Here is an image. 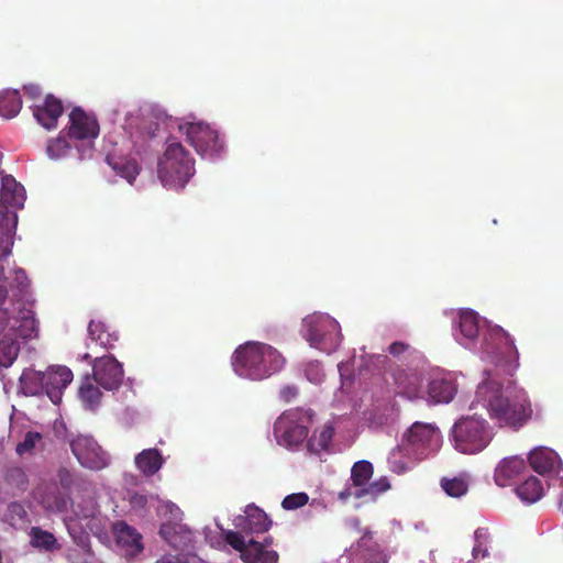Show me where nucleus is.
Listing matches in <instances>:
<instances>
[{
  "mask_svg": "<svg viewBox=\"0 0 563 563\" xmlns=\"http://www.w3.org/2000/svg\"><path fill=\"white\" fill-rule=\"evenodd\" d=\"M487 378L478 386L477 397L487 402L489 416L499 427L518 430L523 427L532 416L531 402L523 389L515 388L508 395L503 394V386L495 380L488 371L484 372ZM511 385V382H509Z\"/></svg>",
  "mask_w": 563,
  "mask_h": 563,
  "instance_id": "f257e3e1",
  "label": "nucleus"
},
{
  "mask_svg": "<svg viewBox=\"0 0 563 563\" xmlns=\"http://www.w3.org/2000/svg\"><path fill=\"white\" fill-rule=\"evenodd\" d=\"M232 365L239 376L261 380L279 372L285 358L272 345L251 341L235 350Z\"/></svg>",
  "mask_w": 563,
  "mask_h": 563,
  "instance_id": "f03ea898",
  "label": "nucleus"
},
{
  "mask_svg": "<svg viewBox=\"0 0 563 563\" xmlns=\"http://www.w3.org/2000/svg\"><path fill=\"white\" fill-rule=\"evenodd\" d=\"M157 174L164 187L181 189L195 174V159L179 142H169L158 158Z\"/></svg>",
  "mask_w": 563,
  "mask_h": 563,
  "instance_id": "7ed1b4c3",
  "label": "nucleus"
},
{
  "mask_svg": "<svg viewBox=\"0 0 563 563\" xmlns=\"http://www.w3.org/2000/svg\"><path fill=\"white\" fill-rule=\"evenodd\" d=\"M493 433L488 422L476 416L459 419L452 428L454 448L464 454H476L492 441Z\"/></svg>",
  "mask_w": 563,
  "mask_h": 563,
  "instance_id": "20e7f679",
  "label": "nucleus"
},
{
  "mask_svg": "<svg viewBox=\"0 0 563 563\" xmlns=\"http://www.w3.org/2000/svg\"><path fill=\"white\" fill-rule=\"evenodd\" d=\"M482 354L492 363L503 365L507 373L518 367L519 352L510 334L499 325L488 327L483 335Z\"/></svg>",
  "mask_w": 563,
  "mask_h": 563,
  "instance_id": "39448f33",
  "label": "nucleus"
},
{
  "mask_svg": "<svg viewBox=\"0 0 563 563\" xmlns=\"http://www.w3.org/2000/svg\"><path fill=\"white\" fill-rule=\"evenodd\" d=\"M440 438L434 424L417 421L404 434L397 451L409 459L422 460L439 448Z\"/></svg>",
  "mask_w": 563,
  "mask_h": 563,
  "instance_id": "423d86ee",
  "label": "nucleus"
},
{
  "mask_svg": "<svg viewBox=\"0 0 563 563\" xmlns=\"http://www.w3.org/2000/svg\"><path fill=\"white\" fill-rule=\"evenodd\" d=\"M302 331L312 347L327 354L336 351L342 340L339 323L329 316L312 314L305 318Z\"/></svg>",
  "mask_w": 563,
  "mask_h": 563,
  "instance_id": "0eeeda50",
  "label": "nucleus"
},
{
  "mask_svg": "<svg viewBox=\"0 0 563 563\" xmlns=\"http://www.w3.org/2000/svg\"><path fill=\"white\" fill-rule=\"evenodd\" d=\"M309 417L299 409L285 411L274 424L279 444L287 448L300 445L308 437Z\"/></svg>",
  "mask_w": 563,
  "mask_h": 563,
  "instance_id": "6e6552de",
  "label": "nucleus"
},
{
  "mask_svg": "<svg viewBox=\"0 0 563 563\" xmlns=\"http://www.w3.org/2000/svg\"><path fill=\"white\" fill-rule=\"evenodd\" d=\"M180 131L185 132L187 141L203 157L218 156L223 151V142L220 140L218 132L211 129L209 124L190 122L180 125Z\"/></svg>",
  "mask_w": 563,
  "mask_h": 563,
  "instance_id": "1a4fd4ad",
  "label": "nucleus"
},
{
  "mask_svg": "<svg viewBox=\"0 0 563 563\" xmlns=\"http://www.w3.org/2000/svg\"><path fill=\"white\" fill-rule=\"evenodd\" d=\"M84 361L91 362L95 382L106 390L118 389L124 377L122 364L112 355L97 356L92 360L89 353L82 355Z\"/></svg>",
  "mask_w": 563,
  "mask_h": 563,
  "instance_id": "9d476101",
  "label": "nucleus"
},
{
  "mask_svg": "<svg viewBox=\"0 0 563 563\" xmlns=\"http://www.w3.org/2000/svg\"><path fill=\"white\" fill-rule=\"evenodd\" d=\"M225 542L235 551L245 563H278L279 555L274 550H265V544L251 539L247 543L238 531L229 530L224 534Z\"/></svg>",
  "mask_w": 563,
  "mask_h": 563,
  "instance_id": "9b49d317",
  "label": "nucleus"
},
{
  "mask_svg": "<svg viewBox=\"0 0 563 563\" xmlns=\"http://www.w3.org/2000/svg\"><path fill=\"white\" fill-rule=\"evenodd\" d=\"M70 449L78 462L86 468L98 471L104 468L109 463L107 453L91 437H76L70 442Z\"/></svg>",
  "mask_w": 563,
  "mask_h": 563,
  "instance_id": "f8f14e48",
  "label": "nucleus"
},
{
  "mask_svg": "<svg viewBox=\"0 0 563 563\" xmlns=\"http://www.w3.org/2000/svg\"><path fill=\"white\" fill-rule=\"evenodd\" d=\"M159 534L176 551L189 554L195 550V532L181 522L162 523Z\"/></svg>",
  "mask_w": 563,
  "mask_h": 563,
  "instance_id": "ddd939ff",
  "label": "nucleus"
},
{
  "mask_svg": "<svg viewBox=\"0 0 563 563\" xmlns=\"http://www.w3.org/2000/svg\"><path fill=\"white\" fill-rule=\"evenodd\" d=\"M73 373L66 366H57L43 373L40 382L48 398L58 404L62 400L63 390L71 383Z\"/></svg>",
  "mask_w": 563,
  "mask_h": 563,
  "instance_id": "4468645a",
  "label": "nucleus"
},
{
  "mask_svg": "<svg viewBox=\"0 0 563 563\" xmlns=\"http://www.w3.org/2000/svg\"><path fill=\"white\" fill-rule=\"evenodd\" d=\"M69 137L76 140L95 139L99 134L96 118L88 115L82 109L75 108L69 114Z\"/></svg>",
  "mask_w": 563,
  "mask_h": 563,
  "instance_id": "2eb2a0df",
  "label": "nucleus"
},
{
  "mask_svg": "<svg viewBox=\"0 0 563 563\" xmlns=\"http://www.w3.org/2000/svg\"><path fill=\"white\" fill-rule=\"evenodd\" d=\"M393 378L398 394L408 399L420 397L422 379L419 373L413 369L397 367L393 372Z\"/></svg>",
  "mask_w": 563,
  "mask_h": 563,
  "instance_id": "dca6fc26",
  "label": "nucleus"
},
{
  "mask_svg": "<svg viewBox=\"0 0 563 563\" xmlns=\"http://www.w3.org/2000/svg\"><path fill=\"white\" fill-rule=\"evenodd\" d=\"M244 514V517L236 519L241 521L236 523V527L242 528L243 531L249 533H264L269 530L272 520L266 512L257 506L253 504L247 505Z\"/></svg>",
  "mask_w": 563,
  "mask_h": 563,
  "instance_id": "f3484780",
  "label": "nucleus"
},
{
  "mask_svg": "<svg viewBox=\"0 0 563 563\" xmlns=\"http://www.w3.org/2000/svg\"><path fill=\"white\" fill-rule=\"evenodd\" d=\"M63 112L64 107L62 101L53 95L46 96L43 106H36L33 109V114L36 121L47 130H52L57 126L58 118Z\"/></svg>",
  "mask_w": 563,
  "mask_h": 563,
  "instance_id": "a211bd4d",
  "label": "nucleus"
},
{
  "mask_svg": "<svg viewBox=\"0 0 563 563\" xmlns=\"http://www.w3.org/2000/svg\"><path fill=\"white\" fill-rule=\"evenodd\" d=\"M113 534L117 543L125 549L128 554L135 555L142 552V536L137 530L125 521H119L113 525Z\"/></svg>",
  "mask_w": 563,
  "mask_h": 563,
  "instance_id": "6ab92c4d",
  "label": "nucleus"
},
{
  "mask_svg": "<svg viewBox=\"0 0 563 563\" xmlns=\"http://www.w3.org/2000/svg\"><path fill=\"white\" fill-rule=\"evenodd\" d=\"M523 459L512 456L504 459L495 468L494 479L499 487L510 486L525 471Z\"/></svg>",
  "mask_w": 563,
  "mask_h": 563,
  "instance_id": "aec40b11",
  "label": "nucleus"
},
{
  "mask_svg": "<svg viewBox=\"0 0 563 563\" xmlns=\"http://www.w3.org/2000/svg\"><path fill=\"white\" fill-rule=\"evenodd\" d=\"M479 317L472 310H464L459 317V333L456 340L464 346L473 344L479 335Z\"/></svg>",
  "mask_w": 563,
  "mask_h": 563,
  "instance_id": "412c9836",
  "label": "nucleus"
},
{
  "mask_svg": "<svg viewBox=\"0 0 563 563\" xmlns=\"http://www.w3.org/2000/svg\"><path fill=\"white\" fill-rule=\"evenodd\" d=\"M88 340L87 347L91 349L93 343L99 345L104 351L112 350L119 341L117 332H110L108 327L102 321L91 320L88 324Z\"/></svg>",
  "mask_w": 563,
  "mask_h": 563,
  "instance_id": "4be33fe9",
  "label": "nucleus"
},
{
  "mask_svg": "<svg viewBox=\"0 0 563 563\" xmlns=\"http://www.w3.org/2000/svg\"><path fill=\"white\" fill-rule=\"evenodd\" d=\"M0 200L3 205L13 208H22L24 205V187L11 175H5L1 178Z\"/></svg>",
  "mask_w": 563,
  "mask_h": 563,
  "instance_id": "5701e85b",
  "label": "nucleus"
},
{
  "mask_svg": "<svg viewBox=\"0 0 563 563\" xmlns=\"http://www.w3.org/2000/svg\"><path fill=\"white\" fill-rule=\"evenodd\" d=\"M11 332L22 339H31L36 335L37 325L34 312L31 309L19 308L16 316L13 318Z\"/></svg>",
  "mask_w": 563,
  "mask_h": 563,
  "instance_id": "b1692460",
  "label": "nucleus"
},
{
  "mask_svg": "<svg viewBox=\"0 0 563 563\" xmlns=\"http://www.w3.org/2000/svg\"><path fill=\"white\" fill-rule=\"evenodd\" d=\"M456 394V386L453 380L435 377L428 385V395L434 404H448Z\"/></svg>",
  "mask_w": 563,
  "mask_h": 563,
  "instance_id": "393cba45",
  "label": "nucleus"
},
{
  "mask_svg": "<svg viewBox=\"0 0 563 563\" xmlns=\"http://www.w3.org/2000/svg\"><path fill=\"white\" fill-rule=\"evenodd\" d=\"M137 470L145 476H153L163 466L164 459L157 449H145L135 456Z\"/></svg>",
  "mask_w": 563,
  "mask_h": 563,
  "instance_id": "a878e982",
  "label": "nucleus"
},
{
  "mask_svg": "<svg viewBox=\"0 0 563 563\" xmlns=\"http://www.w3.org/2000/svg\"><path fill=\"white\" fill-rule=\"evenodd\" d=\"M22 108V98L16 89H7L0 92V117L12 119Z\"/></svg>",
  "mask_w": 563,
  "mask_h": 563,
  "instance_id": "bb28decb",
  "label": "nucleus"
},
{
  "mask_svg": "<svg viewBox=\"0 0 563 563\" xmlns=\"http://www.w3.org/2000/svg\"><path fill=\"white\" fill-rule=\"evenodd\" d=\"M30 543L33 548L46 552H53L60 549L55 536L40 527H32L30 530Z\"/></svg>",
  "mask_w": 563,
  "mask_h": 563,
  "instance_id": "cd10ccee",
  "label": "nucleus"
},
{
  "mask_svg": "<svg viewBox=\"0 0 563 563\" xmlns=\"http://www.w3.org/2000/svg\"><path fill=\"white\" fill-rule=\"evenodd\" d=\"M517 496L527 504H533L543 496V485L538 477L530 476L516 488Z\"/></svg>",
  "mask_w": 563,
  "mask_h": 563,
  "instance_id": "c85d7f7f",
  "label": "nucleus"
},
{
  "mask_svg": "<svg viewBox=\"0 0 563 563\" xmlns=\"http://www.w3.org/2000/svg\"><path fill=\"white\" fill-rule=\"evenodd\" d=\"M334 430L331 426H324L320 430H314L308 440V449L310 452L319 453L327 450L332 441Z\"/></svg>",
  "mask_w": 563,
  "mask_h": 563,
  "instance_id": "c756f323",
  "label": "nucleus"
},
{
  "mask_svg": "<svg viewBox=\"0 0 563 563\" xmlns=\"http://www.w3.org/2000/svg\"><path fill=\"white\" fill-rule=\"evenodd\" d=\"M531 467L539 474H545L552 471L554 466V455L551 451L534 450L529 455Z\"/></svg>",
  "mask_w": 563,
  "mask_h": 563,
  "instance_id": "7c9ffc66",
  "label": "nucleus"
},
{
  "mask_svg": "<svg viewBox=\"0 0 563 563\" xmlns=\"http://www.w3.org/2000/svg\"><path fill=\"white\" fill-rule=\"evenodd\" d=\"M374 473L373 464L366 460L354 463L351 470V479L356 487L367 486Z\"/></svg>",
  "mask_w": 563,
  "mask_h": 563,
  "instance_id": "2f4dec72",
  "label": "nucleus"
},
{
  "mask_svg": "<svg viewBox=\"0 0 563 563\" xmlns=\"http://www.w3.org/2000/svg\"><path fill=\"white\" fill-rule=\"evenodd\" d=\"M42 506L51 512H63L67 509V499L57 488L46 492L41 498Z\"/></svg>",
  "mask_w": 563,
  "mask_h": 563,
  "instance_id": "473e14b6",
  "label": "nucleus"
},
{
  "mask_svg": "<svg viewBox=\"0 0 563 563\" xmlns=\"http://www.w3.org/2000/svg\"><path fill=\"white\" fill-rule=\"evenodd\" d=\"M101 396L102 393L88 378L79 388V397L89 409H95L99 405Z\"/></svg>",
  "mask_w": 563,
  "mask_h": 563,
  "instance_id": "72a5a7b5",
  "label": "nucleus"
},
{
  "mask_svg": "<svg viewBox=\"0 0 563 563\" xmlns=\"http://www.w3.org/2000/svg\"><path fill=\"white\" fill-rule=\"evenodd\" d=\"M442 489L451 497H461L467 493L468 483L462 477L446 478L443 477L441 479Z\"/></svg>",
  "mask_w": 563,
  "mask_h": 563,
  "instance_id": "f704fd0d",
  "label": "nucleus"
},
{
  "mask_svg": "<svg viewBox=\"0 0 563 563\" xmlns=\"http://www.w3.org/2000/svg\"><path fill=\"white\" fill-rule=\"evenodd\" d=\"M20 346L13 340L0 341V365L9 367L13 364L19 355Z\"/></svg>",
  "mask_w": 563,
  "mask_h": 563,
  "instance_id": "c9c22d12",
  "label": "nucleus"
},
{
  "mask_svg": "<svg viewBox=\"0 0 563 563\" xmlns=\"http://www.w3.org/2000/svg\"><path fill=\"white\" fill-rule=\"evenodd\" d=\"M13 246V231L9 228V220L2 219L0 222V258L11 254Z\"/></svg>",
  "mask_w": 563,
  "mask_h": 563,
  "instance_id": "e433bc0d",
  "label": "nucleus"
},
{
  "mask_svg": "<svg viewBox=\"0 0 563 563\" xmlns=\"http://www.w3.org/2000/svg\"><path fill=\"white\" fill-rule=\"evenodd\" d=\"M110 166H112L113 170L117 172L118 175L125 178L129 183H132L139 174V168L135 162L132 161H120V162H111L109 159Z\"/></svg>",
  "mask_w": 563,
  "mask_h": 563,
  "instance_id": "4c0bfd02",
  "label": "nucleus"
},
{
  "mask_svg": "<svg viewBox=\"0 0 563 563\" xmlns=\"http://www.w3.org/2000/svg\"><path fill=\"white\" fill-rule=\"evenodd\" d=\"M475 544L473 548L474 558H486L488 555L487 544L489 543V531L487 528H477L474 533Z\"/></svg>",
  "mask_w": 563,
  "mask_h": 563,
  "instance_id": "58836bf2",
  "label": "nucleus"
},
{
  "mask_svg": "<svg viewBox=\"0 0 563 563\" xmlns=\"http://www.w3.org/2000/svg\"><path fill=\"white\" fill-rule=\"evenodd\" d=\"M390 488V483L387 477H380L379 479L369 483L366 487L357 490L354 495L357 498L364 496L376 497Z\"/></svg>",
  "mask_w": 563,
  "mask_h": 563,
  "instance_id": "ea45409f",
  "label": "nucleus"
},
{
  "mask_svg": "<svg viewBox=\"0 0 563 563\" xmlns=\"http://www.w3.org/2000/svg\"><path fill=\"white\" fill-rule=\"evenodd\" d=\"M42 440L43 437L41 433L36 431H29L24 435L23 441L16 445L15 451L20 456L24 454H31L37 444L42 442Z\"/></svg>",
  "mask_w": 563,
  "mask_h": 563,
  "instance_id": "a19ab883",
  "label": "nucleus"
},
{
  "mask_svg": "<svg viewBox=\"0 0 563 563\" xmlns=\"http://www.w3.org/2000/svg\"><path fill=\"white\" fill-rule=\"evenodd\" d=\"M309 501V496L306 493H294L287 495L283 501L282 507L285 510H296L300 507H303Z\"/></svg>",
  "mask_w": 563,
  "mask_h": 563,
  "instance_id": "79ce46f5",
  "label": "nucleus"
},
{
  "mask_svg": "<svg viewBox=\"0 0 563 563\" xmlns=\"http://www.w3.org/2000/svg\"><path fill=\"white\" fill-rule=\"evenodd\" d=\"M305 375L313 384L321 383L324 377V374L319 362L308 363L305 368Z\"/></svg>",
  "mask_w": 563,
  "mask_h": 563,
  "instance_id": "37998d69",
  "label": "nucleus"
},
{
  "mask_svg": "<svg viewBox=\"0 0 563 563\" xmlns=\"http://www.w3.org/2000/svg\"><path fill=\"white\" fill-rule=\"evenodd\" d=\"M14 316H11L7 308L0 307V333L7 329L11 332Z\"/></svg>",
  "mask_w": 563,
  "mask_h": 563,
  "instance_id": "c03bdc74",
  "label": "nucleus"
},
{
  "mask_svg": "<svg viewBox=\"0 0 563 563\" xmlns=\"http://www.w3.org/2000/svg\"><path fill=\"white\" fill-rule=\"evenodd\" d=\"M57 478H59L63 487L69 488L74 484L76 476L69 470L62 467L57 472Z\"/></svg>",
  "mask_w": 563,
  "mask_h": 563,
  "instance_id": "a18cd8bd",
  "label": "nucleus"
},
{
  "mask_svg": "<svg viewBox=\"0 0 563 563\" xmlns=\"http://www.w3.org/2000/svg\"><path fill=\"white\" fill-rule=\"evenodd\" d=\"M14 283L20 291H23L29 286V278L22 268L14 269Z\"/></svg>",
  "mask_w": 563,
  "mask_h": 563,
  "instance_id": "49530a36",
  "label": "nucleus"
},
{
  "mask_svg": "<svg viewBox=\"0 0 563 563\" xmlns=\"http://www.w3.org/2000/svg\"><path fill=\"white\" fill-rule=\"evenodd\" d=\"M299 390L296 386H284L280 390H279V397L282 400H284L285 402H289L291 401L294 398L297 397Z\"/></svg>",
  "mask_w": 563,
  "mask_h": 563,
  "instance_id": "de8ad7c7",
  "label": "nucleus"
},
{
  "mask_svg": "<svg viewBox=\"0 0 563 563\" xmlns=\"http://www.w3.org/2000/svg\"><path fill=\"white\" fill-rule=\"evenodd\" d=\"M130 505L133 509H144L147 505V497L145 495L134 493L130 497Z\"/></svg>",
  "mask_w": 563,
  "mask_h": 563,
  "instance_id": "09e8293b",
  "label": "nucleus"
},
{
  "mask_svg": "<svg viewBox=\"0 0 563 563\" xmlns=\"http://www.w3.org/2000/svg\"><path fill=\"white\" fill-rule=\"evenodd\" d=\"M409 349V345L404 342H394L389 345L388 351L391 355L398 356L406 352Z\"/></svg>",
  "mask_w": 563,
  "mask_h": 563,
  "instance_id": "8fccbe9b",
  "label": "nucleus"
},
{
  "mask_svg": "<svg viewBox=\"0 0 563 563\" xmlns=\"http://www.w3.org/2000/svg\"><path fill=\"white\" fill-rule=\"evenodd\" d=\"M397 453H399V452L398 451H394L391 453V457H390L389 462L391 464L393 471H395V472L400 474V473L406 472L408 467H407V465L404 462L396 460Z\"/></svg>",
  "mask_w": 563,
  "mask_h": 563,
  "instance_id": "3c124183",
  "label": "nucleus"
},
{
  "mask_svg": "<svg viewBox=\"0 0 563 563\" xmlns=\"http://www.w3.org/2000/svg\"><path fill=\"white\" fill-rule=\"evenodd\" d=\"M63 147H65V141L58 139V140L49 142L46 151H47V154L49 155V157L56 158V157H58V155L54 152L55 148L60 150Z\"/></svg>",
  "mask_w": 563,
  "mask_h": 563,
  "instance_id": "603ef678",
  "label": "nucleus"
},
{
  "mask_svg": "<svg viewBox=\"0 0 563 563\" xmlns=\"http://www.w3.org/2000/svg\"><path fill=\"white\" fill-rule=\"evenodd\" d=\"M23 90H24V93L31 98V99H36L37 97H40L41 95V88L40 86L37 85H34V84H30V85H25L23 87Z\"/></svg>",
  "mask_w": 563,
  "mask_h": 563,
  "instance_id": "864d4df0",
  "label": "nucleus"
},
{
  "mask_svg": "<svg viewBox=\"0 0 563 563\" xmlns=\"http://www.w3.org/2000/svg\"><path fill=\"white\" fill-rule=\"evenodd\" d=\"M8 481L15 484L22 490L25 489L27 483L26 478H9Z\"/></svg>",
  "mask_w": 563,
  "mask_h": 563,
  "instance_id": "5fc2aeb1",
  "label": "nucleus"
},
{
  "mask_svg": "<svg viewBox=\"0 0 563 563\" xmlns=\"http://www.w3.org/2000/svg\"><path fill=\"white\" fill-rule=\"evenodd\" d=\"M8 297V289L4 286H0V306L4 303Z\"/></svg>",
  "mask_w": 563,
  "mask_h": 563,
  "instance_id": "6e6d98bb",
  "label": "nucleus"
},
{
  "mask_svg": "<svg viewBox=\"0 0 563 563\" xmlns=\"http://www.w3.org/2000/svg\"><path fill=\"white\" fill-rule=\"evenodd\" d=\"M261 543L265 544V550H267V547H269L273 543V538L272 537H266L264 539V542H261Z\"/></svg>",
  "mask_w": 563,
  "mask_h": 563,
  "instance_id": "4d7b16f0",
  "label": "nucleus"
},
{
  "mask_svg": "<svg viewBox=\"0 0 563 563\" xmlns=\"http://www.w3.org/2000/svg\"><path fill=\"white\" fill-rule=\"evenodd\" d=\"M156 563H170V561L166 562V561H165V559L163 558V559H161V560H157V562H156Z\"/></svg>",
  "mask_w": 563,
  "mask_h": 563,
  "instance_id": "13d9d810",
  "label": "nucleus"
},
{
  "mask_svg": "<svg viewBox=\"0 0 563 563\" xmlns=\"http://www.w3.org/2000/svg\"><path fill=\"white\" fill-rule=\"evenodd\" d=\"M13 508H19L23 511L22 506H20V505H13Z\"/></svg>",
  "mask_w": 563,
  "mask_h": 563,
  "instance_id": "bf43d9fd",
  "label": "nucleus"
}]
</instances>
